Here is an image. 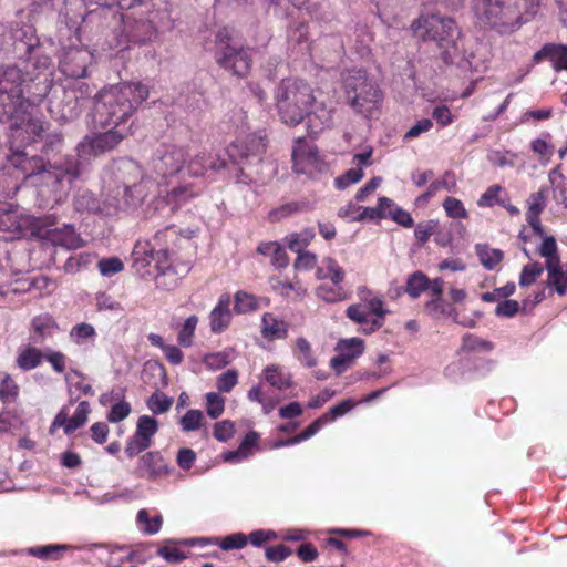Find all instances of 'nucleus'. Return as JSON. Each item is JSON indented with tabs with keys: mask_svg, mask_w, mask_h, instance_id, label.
I'll return each instance as SVG.
<instances>
[{
	"mask_svg": "<svg viewBox=\"0 0 567 567\" xmlns=\"http://www.w3.org/2000/svg\"><path fill=\"white\" fill-rule=\"evenodd\" d=\"M148 95V87L140 82L104 87L94 96L92 121L100 127L118 126L134 114Z\"/></svg>",
	"mask_w": 567,
	"mask_h": 567,
	"instance_id": "1",
	"label": "nucleus"
},
{
	"mask_svg": "<svg viewBox=\"0 0 567 567\" xmlns=\"http://www.w3.org/2000/svg\"><path fill=\"white\" fill-rule=\"evenodd\" d=\"M194 248L189 231H179L174 226L158 230L151 243L137 244L133 250L136 260L150 259L174 260L175 258H190Z\"/></svg>",
	"mask_w": 567,
	"mask_h": 567,
	"instance_id": "2",
	"label": "nucleus"
},
{
	"mask_svg": "<svg viewBox=\"0 0 567 567\" xmlns=\"http://www.w3.org/2000/svg\"><path fill=\"white\" fill-rule=\"evenodd\" d=\"M275 97L281 121L296 126L305 120L310 104L315 101V93L302 80L285 79L279 84Z\"/></svg>",
	"mask_w": 567,
	"mask_h": 567,
	"instance_id": "3",
	"label": "nucleus"
},
{
	"mask_svg": "<svg viewBox=\"0 0 567 567\" xmlns=\"http://www.w3.org/2000/svg\"><path fill=\"white\" fill-rule=\"evenodd\" d=\"M216 63L233 75L246 76L252 64L251 50L234 39L227 29L216 34Z\"/></svg>",
	"mask_w": 567,
	"mask_h": 567,
	"instance_id": "4",
	"label": "nucleus"
},
{
	"mask_svg": "<svg viewBox=\"0 0 567 567\" xmlns=\"http://www.w3.org/2000/svg\"><path fill=\"white\" fill-rule=\"evenodd\" d=\"M347 100L359 114L370 116L381 101V92L363 70L351 71L343 82Z\"/></svg>",
	"mask_w": 567,
	"mask_h": 567,
	"instance_id": "5",
	"label": "nucleus"
},
{
	"mask_svg": "<svg viewBox=\"0 0 567 567\" xmlns=\"http://www.w3.org/2000/svg\"><path fill=\"white\" fill-rule=\"evenodd\" d=\"M426 39L441 48L445 63H460L462 54L461 31L452 18L432 16L425 21Z\"/></svg>",
	"mask_w": 567,
	"mask_h": 567,
	"instance_id": "6",
	"label": "nucleus"
},
{
	"mask_svg": "<svg viewBox=\"0 0 567 567\" xmlns=\"http://www.w3.org/2000/svg\"><path fill=\"white\" fill-rule=\"evenodd\" d=\"M11 161L12 164L21 168L27 176L47 173L56 182H61L65 176H69L70 181L75 179L81 173L79 164L71 159L63 162L55 161L52 163L50 159L44 161L42 157L28 156L27 153L20 152L13 154Z\"/></svg>",
	"mask_w": 567,
	"mask_h": 567,
	"instance_id": "7",
	"label": "nucleus"
},
{
	"mask_svg": "<svg viewBox=\"0 0 567 567\" xmlns=\"http://www.w3.org/2000/svg\"><path fill=\"white\" fill-rule=\"evenodd\" d=\"M188 152L183 146L163 145L159 147L152 158V168L158 176L163 178L178 175L184 181L187 174Z\"/></svg>",
	"mask_w": 567,
	"mask_h": 567,
	"instance_id": "8",
	"label": "nucleus"
},
{
	"mask_svg": "<svg viewBox=\"0 0 567 567\" xmlns=\"http://www.w3.org/2000/svg\"><path fill=\"white\" fill-rule=\"evenodd\" d=\"M266 151V136L260 133L249 134L244 138L233 142L227 153L229 158L238 165L258 164L261 162V155Z\"/></svg>",
	"mask_w": 567,
	"mask_h": 567,
	"instance_id": "9",
	"label": "nucleus"
},
{
	"mask_svg": "<svg viewBox=\"0 0 567 567\" xmlns=\"http://www.w3.org/2000/svg\"><path fill=\"white\" fill-rule=\"evenodd\" d=\"M125 137V134L111 128L104 133L86 135L76 146L78 155L82 159H89L114 150Z\"/></svg>",
	"mask_w": 567,
	"mask_h": 567,
	"instance_id": "10",
	"label": "nucleus"
},
{
	"mask_svg": "<svg viewBox=\"0 0 567 567\" xmlns=\"http://www.w3.org/2000/svg\"><path fill=\"white\" fill-rule=\"evenodd\" d=\"M156 262L157 275L155 284L157 288L173 290L179 280L190 270V258H175L174 260L153 259Z\"/></svg>",
	"mask_w": 567,
	"mask_h": 567,
	"instance_id": "11",
	"label": "nucleus"
},
{
	"mask_svg": "<svg viewBox=\"0 0 567 567\" xmlns=\"http://www.w3.org/2000/svg\"><path fill=\"white\" fill-rule=\"evenodd\" d=\"M154 186V183L151 177L143 176L137 182L132 185H127L126 188H122L121 186L116 187L117 194L123 193V200H116L112 203L105 209L107 215H113L120 209H130L136 208L143 204L145 198L150 195L151 188Z\"/></svg>",
	"mask_w": 567,
	"mask_h": 567,
	"instance_id": "12",
	"label": "nucleus"
},
{
	"mask_svg": "<svg viewBox=\"0 0 567 567\" xmlns=\"http://www.w3.org/2000/svg\"><path fill=\"white\" fill-rule=\"evenodd\" d=\"M90 87L86 83H80L76 87L65 90L61 101L51 103V111L58 109L60 118L72 121L76 118L87 102Z\"/></svg>",
	"mask_w": 567,
	"mask_h": 567,
	"instance_id": "13",
	"label": "nucleus"
},
{
	"mask_svg": "<svg viewBox=\"0 0 567 567\" xmlns=\"http://www.w3.org/2000/svg\"><path fill=\"white\" fill-rule=\"evenodd\" d=\"M474 8L492 25L508 24L517 17L516 9L501 0H474Z\"/></svg>",
	"mask_w": 567,
	"mask_h": 567,
	"instance_id": "14",
	"label": "nucleus"
},
{
	"mask_svg": "<svg viewBox=\"0 0 567 567\" xmlns=\"http://www.w3.org/2000/svg\"><path fill=\"white\" fill-rule=\"evenodd\" d=\"M34 228L39 235L45 237L54 246H61L68 250L79 249L84 246V240L72 225H63L62 228H49L48 224L38 220L34 224Z\"/></svg>",
	"mask_w": 567,
	"mask_h": 567,
	"instance_id": "15",
	"label": "nucleus"
},
{
	"mask_svg": "<svg viewBox=\"0 0 567 567\" xmlns=\"http://www.w3.org/2000/svg\"><path fill=\"white\" fill-rule=\"evenodd\" d=\"M38 76L29 70L23 71L19 65L0 66V92L16 91L17 96L23 97L28 83L33 82Z\"/></svg>",
	"mask_w": 567,
	"mask_h": 567,
	"instance_id": "16",
	"label": "nucleus"
},
{
	"mask_svg": "<svg viewBox=\"0 0 567 567\" xmlns=\"http://www.w3.org/2000/svg\"><path fill=\"white\" fill-rule=\"evenodd\" d=\"M183 182L174 186L164 197L156 199V209L174 213L200 193V188L195 183H186L185 179Z\"/></svg>",
	"mask_w": 567,
	"mask_h": 567,
	"instance_id": "17",
	"label": "nucleus"
},
{
	"mask_svg": "<svg viewBox=\"0 0 567 567\" xmlns=\"http://www.w3.org/2000/svg\"><path fill=\"white\" fill-rule=\"evenodd\" d=\"M336 350L339 354L331 359L330 367L339 375L363 353L364 343L359 338L343 339L337 343Z\"/></svg>",
	"mask_w": 567,
	"mask_h": 567,
	"instance_id": "18",
	"label": "nucleus"
},
{
	"mask_svg": "<svg viewBox=\"0 0 567 567\" xmlns=\"http://www.w3.org/2000/svg\"><path fill=\"white\" fill-rule=\"evenodd\" d=\"M25 118L24 99L17 96L16 91L0 92V123H11L19 127Z\"/></svg>",
	"mask_w": 567,
	"mask_h": 567,
	"instance_id": "19",
	"label": "nucleus"
},
{
	"mask_svg": "<svg viewBox=\"0 0 567 567\" xmlns=\"http://www.w3.org/2000/svg\"><path fill=\"white\" fill-rule=\"evenodd\" d=\"M169 473L167 463L158 451H150L140 456L134 474L137 477L156 480Z\"/></svg>",
	"mask_w": 567,
	"mask_h": 567,
	"instance_id": "20",
	"label": "nucleus"
},
{
	"mask_svg": "<svg viewBox=\"0 0 567 567\" xmlns=\"http://www.w3.org/2000/svg\"><path fill=\"white\" fill-rule=\"evenodd\" d=\"M332 105H328L324 101H318L315 95V101H312L306 114L310 134L317 135L326 127H330L332 125Z\"/></svg>",
	"mask_w": 567,
	"mask_h": 567,
	"instance_id": "21",
	"label": "nucleus"
},
{
	"mask_svg": "<svg viewBox=\"0 0 567 567\" xmlns=\"http://www.w3.org/2000/svg\"><path fill=\"white\" fill-rule=\"evenodd\" d=\"M292 161L297 174H311L317 167L318 152L315 146L299 138L292 150Z\"/></svg>",
	"mask_w": 567,
	"mask_h": 567,
	"instance_id": "22",
	"label": "nucleus"
},
{
	"mask_svg": "<svg viewBox=\"0 0 567 567\" xmlns=\"http://www.w3.org/2000/svg\"><path fill=\"white\" fill-rule=\"evenodd\" d=\"M13 50L20 59L30 55L38 50L39 39L32 25H17L11 30Z\"/></svg>",
	"mask_w": 567,
	"mask_h": 567,
	"instance_id": "23",
	"label": "nucleus"
},
{
	"mask_svg": "<svg viewBox=\"0 0 567 567\" xmlns=\"http://www.w3.org/2000/svg\"><path fill=\"white\" fill-rule=\"evenodd\" d=\"M116 20V11L112 9V6H96L81 18V30L100 31Z\"/></svg>",
	"mask_w": 567,
	"mask_h": 567,
	"instance_id": "24",
	"label": "nucleus"
},
{
	"mask_svg": "<svg viewBox=\"0 0 567 567\" xmlns=\"http://www.w3.org/2000/svg\"><path fill=\"white\" fill-rule=\"evenodd\" d=\"M58 330L59 327L51 316L39 315L31 321L29 341L33 346H43L56 334Z\"/></svg>",
	"mask_w": 567,
	"mask_h": 567,
	"instance_id": "25",
	"label": "nucleus"
},
{
	"mask_svg": "<svg viewBox=\"0 0 567 567\" xmlns=\"http://www.w3.org/2000/svg\"><path fill=\"white\" fill-rule=\"evenodd\" d=\"M76 6H79L76 1L70 2L65 0L63 2L62 8L59 10V31L65 37L74 34L79 41L78 33L81 30V18L83 14L81 12H76V9L74 8Z\"/></svg>",
	"mask_w": 567,
	"mask_h": 567,
	"instance_id": "26",
	"label": "nucleus"
},
{
	"mask_svg": "<svg viewBox=\"0 0 567 567\" xmlns=\"http://www.w3.org/2000/svg\"><path fill=\"white\" fill-rule=\"evenodd\" d=\"M543 60L550 61L556 72L567 71V44L545 43L533 56L535 63Z\"/></svg>",
	"mask_w": 567,
	"mask_h": 567,
	"instance_id": "27",
	"label": "nucleus"
},
{
	"mask_svg": "<svg viewBox=\"0 0 567 567\" xmlns=\"http://www.w3.org/2000/svg\"><path fill=\"white\" fill-rule=\"evenodd\" d=\"M91 54L84 49H72L62 60L63 72L71 78H85Z\"/></svg>",
	"mask_w": 567,
	"mask_h": 567,
	"instance_id": "28",
	"label": "nucleus"
},
{
	"mask_svg": "<svg viewBox=\"0 0 567 567\" xmlns=\"http://www.w3.org/2000/svg\"><path fill=\"white\" fill-rule=\"evenodd\" d=\"M226 166L225 159L210 154L199 153L188 161L187 174L190 177H202L209 169L219 171Z\"/></svg>",
	"mask_w": 567,
	"mask_h": 567,
	"instance_id": "29",
	"label": "nucleus"
},
{
	"mask_svg": "<svg viewBox=\"0 0 567 567\" xmlns=\"http://www.w3.org/2000/svg\"><path fill=\"white\" fill-rule=\"evenodd\" d=\"M230 296L224 293L220 296L218 303L209 313L210 330L214 333H220L226 330L231 320Z\"/></svg>",
	"mask_w": 567,
	"mask_h": 567,
	"instance_id": "30",
	"label": "nucleus"
},
{
	"mask_svg": "<svg viewBox=\"0 0 567 567\" xmlns=\"http://www.w3.org/2000/svg\"><path fill=\"white\" fill-rule=\"evenodd\" d=\"M144 176L138 163L131 158L121 159L115 167V177L121 184V189L126 188Z\"/></svg>",
	"mask_w": 567,
	"mask_h": 567,
	"instance_id": "31",
	"label": "nucleus"
},
{
	"mask_svg": "<svg viewBox=\"0 0 567 567\" xmlns=\"http://www.w3.org/2000/svg\"><path fill=\"white\" fill-rule=\"evenodd\" d=\"M545 268L548 274L547 285L554 286L557 293L563 296L567 291V277L560 260H546Z\"/></svg>",
	"mask_w": 567,
	"mask_h": 567,
	"instance_id": "32",
	"label": "nucleus"
},
{
	"mask_svg": "<svg viewBox=\"0 0 567 567\" xmlns=\"http://www.w3.org/2000/svg\"><path fill=\"white\" fill-rule=\"evenodd\" d=\"M456 188V177L455 174L452 171H446L441 178L433 181L427 190L422 194L417 202L426 200L427 198L434 196L439 190H447V192H454Z\"/></svg>",
	"mask_w": 567,
	"mask_h": 567,
	"instance_id": "33",
	"label": "nucleus"
},
{
	"mask_svg": "<svg viewBox=\"0 0 567 567\" xmlns=\"http://www.w3.org/2000/svg\"><path fill=\"white\" fill-rule=\"evenodd\" d=\"M42 359L43 351L33 346H29L19 353L17 364L22 370L29 371L37 368L41 363Z\"/></svg>",
	"mask_w": 567,
	"mask_h": 567,
	"instance_id": "34",
	"label": "nucleus"
},
{
	"mask_svg": "<svg viewBox=\"0 0 567 567\" xmlns=\"http://www.w3.org/2000/svg\"><path fill=\"white\" fill-rule=\"evenodd\" d=\"M157 431V420L150 415H142L137 420L136 431L134 434L152 445L153 436L156 434Z\"/></svg>",
	"mask_w": 567,
	"mask_h": 567,
	"instance_id": "35",
	"label": "nucleus"
},
{
	"mask_svg": "<svg viewBox=\"0 0 567 567\" xmlns=\"http://www.w3.org/2000/svg\"><path fill=\"white\" fill-rule=\"evenodd\" d=\"M261 333L266 339L284 338L287 329L284 322L278 321L272 315L266 313L262 318Z\"/></svg>",
	"mask_w": 567,
	"mask_h": 567,
	"instance_id": "36",
	"label": "nucleus"
},
{
	"mask_svg": "<svg viewBox=\"0 0 567 567\" xmlns=\"http://www.w3.org/2000/svg\"><path fill=\"white\" fill-rule=\"evenodd\" d=\"M91 412L90 404L87 401H81L74 412V414L69 417L68 416V424L64 427L65 434H71L79 427L83 426L86 421L87 416Z\"/></svg>",
	"mask_w": 567,
	"mask_h": 567,
	"instance_id": "37",
	"label": "nucleus"
},
{
	"mask_svg": "<svg viewBox=\"0 0 567 567\" xmlns=\"http://www.w3.org/2000/svg\"><path fill=\"white\" fill-rule=\"evenodd\" d=\"M476 254L481 264L489 270L495 268L503 259L502 250L489 248L487 245H476Z\"/></svg>",
	"mask_w": 567,
	"mask_h": 567,
	"instance_id": "38",
	"label": "nucleus"
},
{
	"mask_svg": "<svg viewBox=\"0 0 567 567\" xmlns=\"http://www.w3.org/2000/svg\"><path fill=\"white\" fill-rule=\"evenodd\" d=\"M425 310L430 316L434 318H439L440 316L453 318L457 317L456 309L442 298H433L432 300L427 301L425 303Z\"/></svg>",
	"mask_w": 567,
	"mask_h": 567,
	"instance_id": "39",
	"label": "nucleus"
},
{
	"mask_svg": "<svg viewBox=\"0 0 567 567\" xmlns=\"http://www.w3.org/2000/svg\"><path fill=\"white\" fill-rule=\"evenodd\" d=\"M324 268L317 271L319 278L329 277L334 286H338L344 278L343 270L339 267L337 261L330 257L323 260Z\"/></svg>",
	"mask_w": 567,
	"mask_h": 567,
	"instance_id": "40",
	"label": "nucleus"
},
{
	"mask_svg": "<svg viewBox=\"0 0 567 567\" xmlns=\"http://www.w3.org/2000/svg\"><path fill=\"white\" fill-rule=\"evenodd\" d=\"M429 284L430 280L423 272L415 271L409 277L405 291L410 297L417 298L423 291L427 290Z\"/></svg>",
	"mask_w": 567,
	"mask_h": 567,
	"instance_id": "41",
	"label": "nucleus"
},
{
	"mask_svg": "<svg viewBox=\"0 0 567 567\" xmlns=\"http://www.w3.org/2000/svg\"><path fill=\"white\" fill-rule=\"evenodd\" d=\"M136 522L144 533L154 535L161 529L163 520L161 515H156L151 518L146 509H140L136 516Z\"/></svg>",
	"mask_w": 567,
	"mask_h": 567,
	"instance_id": "42",
	"label": "nucleus"
},
{
	"mask_svg": "<svg viewBox=\"0 0 567 567\" xmlns=\"http://www.w3.org/2000/svg\"><path fill=\"white\" fill-rule=\"evenodd\" d=\"M74 208L81 213H97L101 209V205L91 192H83L75 196Z\"/></svg>",
	"mask_w": 567,
	"mask_h": 567,
	"instance_id": "43",
	"label": "nucleus"
},
{
	"mask_svg": "<svg viewBox=\"0 0 567 567\" xmlns=\"http://www.w3.org/2000/svg\"><path fill=\"white\" fill-rule=\"evenodd\" d=\"M146 404L154 414H163L171 409L173 399L163 392L156 391L147 399Z\"/></svg>",
	"mask_w": 567,
	"mask_h": 567,
	"instance_id": "44",
	"label": "nucleus"
},
{
	"mask_svg": "<svg viewBox=\"0 0 567 567\" xmlns=\"http://www.w3.org/2000/svg\"><path fill=\"white\" fill-rule=\"evenodd\" d=\"M315 234L312 229H305L299 234H291L287 238V246L293 252L303 251V249L311 243Z\"/></svg>",
	"mask_w": 567,
	"mask_h": 567,
	"instance_id": "45",
	"label": "nucleus"
},
{
	"mask_svg": "<svg viewBox=\"0 0 567 567\" xmlns=\"http://www.w3.org/2000/svg\"><path fill=\"white\" fill-rule=\"evenodd\" d=\"M69 548L66 545H45V546H37L29 548V554L31 556L38 557L40 559L50 560L56 559L60 553L65 551Z\"/></svg>",
	"mask_w": 567,
	"mask_h": 567,
	"instance_id": "46",
	"label": "nucleus"
},
{
	"mask_svg": "<svg viewBox=\"0 0 567 567\" xmlns=\"http://www.w3.org/2000/svg\"><path fill=\"white\" fill-rule=\"evenodd\" d=\"M197 323H198V318L195 315L188 317L185 320V322L178 333V337H177L178 343L182 347L188 348L193 344V337H194V332H195Z\"/></svg>",
	"mask_w": 567,
	"mask_h": 567,
	"instance_id": "47",
	"label": "nucleus"
},
{
	"mask_svg": "<svg viewBox=\"0 0 567 567\" xmlns=\"http://www.w3.org/2000/svg\"><path fill=\"white\" fill-rule=\"evenodd\" d=\"M16 210L13 204L0 202V230H10L16 226Z\"/></svg>",
	"mask_w": 567,
	"mask_h": 567,
	"instance_id": "48",
	"label": "nucleus"
},
{
	"mask_svg": "<svg viewBox=\"0 0 567 567\" xmlns=\"http://www.w3.org/2000/svg\"><path fill=\"white\" fill-rule=\"evenodd\" d=\"M296 348L298 351V359L309 368L317 364V359L312 352L309 341L302 337L296 341Z\"/></svg>",
	"mask_w": 567,
	"mask_h": 567,
	"instance_id": "49",
	"label": "nucleus"
},
{
	"mask_svg": "<svg viewBox=\"0 0 567 567\" xmlns=\"http://www.w3.org/2000/svg\"><path fill=\"white\" fill-rule=\"evenodd\" d=\"M258 307L256 297L245 291L235 295V310L238 313H246L256 310Z\"/></svg>",
	"mask_w": 567,
	"mask_h": 567,
	"instance_id": "50",
	"label": "nucleus"
},
{
	"mask_svg": "<svg viewBox=\"0 0 567 567\" xmlns=\"http://www.w3.org/2000/svg\"><path fill=\"white\" fill-rule=\"evenodd\" d=\"M543 271L544 268L539 262H533L524 266L519 277V285L522 287H526L534 284Z\"/></svg>",
	"mask_w": 567,
	"mask_h": 567,
	"instance_id": "51",
	"label": "nucleus"
},
{
	"mask_svg": "<svg viewBox=\"0 0 567 567\" xmlns=\"http://www.w3.org/2000/svg\"><path fill=\"white\" fill-rule=\"evenodd\" d=\"M266 380L275 388L279 390H285L290 388L291 382L289 377L284 375L281 372L277 370L276 367H267L265 369Z\"/></svg>",
	"mask_w": 567,
	"mask_h": 567,
	"instance_id": "52",
	"label": "nucleus"
},
{
	"mask_svg": "<svg viewBox=\"0 0 567 567\" xmlns=\"http://www.w3.org/2000/svg\"><path fill=\"white\" fill-rule=\"evenodd\" d=\"M316 295L318 298L327 301V302H337L339 300L344 299V291L341 287H328L327 285H321L317 288Z\"/></svg>",
	"mask_w": 567,
	"mask_h": 567,
	"instance_id": "53",
	"label": "nucleus"
},
{
	"mask_svg": "<svg viewBox=\"0 0 567 567\" xmlns=\"http://www.w3.org/2000/svg\"><path fill=\"white\" fill-rule=\"evenodd\" d=\"M443 208L451 218H466L467 212L462 202L455 197H446L443 202Z\"/></svg>",
	"mask_w": 567,
	"mask_h": 567,
	"instance_id": "54",
	"label": "nucleus"
},
{
	"mask_svg": "<svg viewBox=\"0 0 567 567\" xmlns=\"http://www.w3.org/2000/svg\"><path fill=\"white\" fill-rule=\"evenodd\" d=\"M203 413L199 410H189L181 419V425L183 431L190 432L200 427L203 421Z\"/></svg>",
	"mask_w": 567,
	"mask_h": 567,
	"instance_id": "55",
	"label": "nucleus"
},
{
	"mask_svg": "<svg viewBox=\"0 0 567 567\" xmlns=\"http://www.w3.org/2000/svg\"><path fill=\"white\" fill-rule=\"evenodd\" d=\"M543 238L544 240L540 247L538 248V254L542 257L546 258V260H560L555 237L544 235Z\"/></svg>",
	"mask_w": 567,
	"mask_h": 567,
	"instance_id": "56",
	"label": "nucleus"
},
{
	"mask_svg": "<svg viewBox=\"0 0 567 567\" xmlns=\"http://www.w3.org/2000/svg\"><path fill=\"white\" fill-rule=\"evenodd\" d=\"M99 270L103 276L111 277L123 270L124 265L117 257L104 258L99 261Z\"/></svg>",
	"mask_w": 567,
	"mask_h": 567,
	"instance_id": "57",
	"label": "nucleus"
},
{
	"mask_svg": "<svg viewBox=\"0 0 567 567\" xmlns=\"http://www.w3.org/2000/svg\"><path fill=\"white\" fill-rule=\"evenodd\" d=\"M207 400V414L212 419H217L224 412L225 400L215 392H209L206 395Z\"/></svg>",
	"mask_w": 567,
	"mask_h": 567,
	"instance_id": "58",
	"label": "nucleus"
},
{
	"mask_svg": "<svg viewBox=\"0 0 567 567\" xmlns=\"http://www.w3.org/2000/svg\"><path fill=\"white\" fill-rule=\"evenodd\" d=\"M204 363L208 369L219 370L230 363V357L227 352H215L205 355Z\"/></svg>",
	"mask_w": 567,
	"mask_h": 567,
	"instance_id": "59",
	"label": "nucleus"
},
{
	"mask_svg": "<svg viewBox=\"0 0 567 567\" xmlns=\"http://www.w3.org/2000/svg\"><path fill=\"white\" fill-rule=\"evenodd\" d=\"M131 413V405L126 401H120L112 405L107 420L112 423H117L123 421L125 417L128 416Z\"/></svg>",
	"mask_w": 567,
	"mask_h": 567,
	"instance_id": "60",
	"label": "nucleus"
},
{
	"mask_svg": "<svg viewBox=\"0 0 567 567\" xmlns=\"http://www.w3.org/2000/svg\"><path fill=\"white\" fill-rule=\"evenodd\" d=\"M151 446L150 443L142 440L141 437H137L135 434L128 439L126 446H125V454L127 457L133 458L147 450Z\"/></svg>",
	"mask_w": 567,
	"mask_h": 567,
	"instance_id": "61",
	"label": "nucleus"
},
{
	"mask_svg": "<svg viewBox=\"0 0 567 567\" xmlns=\"http://www.w3.org/2000/svg\"><path fill=\"white\" fill-rule=\"evenodd\" d=\"M363 177L361 168L348 169L342 176L336 178V186L339 189H344L351 184L358 183Z\"/></svg>",
	"mask_w": 567,
	"mask_h": 567,
	"instance_id": "62",
	"label": "nucleus"
},
{
	"mask_svg": "<svg viewBox=\"0 0 567 567\" xmlns=\"http://www.w3.org/2000/svg\"><path fill=\"white\" fill-rule=\"evenodd\" d=\"M527 213L542 214L546 207V194L544 189L532 193L527 199Z\"/></svg>",
	"mask_w": 567,
	"mask_h": 567,
	"instance_id": "63",
	"label": "nucleus"
},
{
	"mask_svg": "<svg viewBox=\"0 0 567 567\" xmlns=\"http://www.w3.org/2000/svg\"><path fill=\"white\" fill-rule=\"evenodd\" d=\"M436 227V220H427L426 223H420L415 227L414 235L421 244H425L429 240V238L434 234Z\"/></svg>",
	"mask_w": 567,
	"mask_h": 567,
	"instance_id": "64",
	"label": "nucleus"
}]
</instances>
